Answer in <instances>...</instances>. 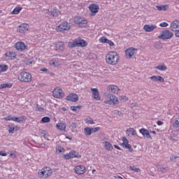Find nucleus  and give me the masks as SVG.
<instances>
[{
  "label": "nucleus",
  "mask_w": 179,
  "mask_h": 179,
  "mask_svg": "<svg viewBox=\"0 0 179 179\" xmlns=\"http://www.w3.org/2000/svg\"><path fill=\"white\" fill-rule=\"evenodd\" d=\"M106 61L108 65H117L120 62V55L115 51L109 52L106 57Z\"/></svg>",
  "instance_id": "nucleus-1"
},
{
  "label": "nucleus",
  "mask_w": 179,
  "mask_h": 179,
  "mask_svg": "<svg viewBox=\"0 0 179 179\" xmlns=\"http://www.w3.org/2000/svg\"><path fill=\"white\" fill-rule=\"evenodd\" d=\"M104 103L105 104H108L109 106H111V104L116 106L117 104H119L120 101H118V98L114 94L106 93Z\"/></svg>",
  "instance_id": "nucleus-2"
},
{
  "label": "nucleus",
  "mask_w": 179,
  "mask_h": 179,
  "mask_svg": "<svg viewBox=\"0 0 179 179\" xmlns=\"http://www.w3.org/2000/svg\"><path fill=\"white\" fill-rule=\"evenodd\" d=\"M38 174L41 178H48L52 175V169L50 167H43L42 169L39 170Z\"/></svg>",
  "instance_id": "nucleus-3"
},
{
  "label": "nucleus",
  "mask_w": 179,
  "mask_h": 179,
  "mask_svg": "<svg viewBox=\"0 0 179 179\" xmlns=\"http://www.w3.org/2000/svg\"><path fill=\"white\" fill-rule=\"evenodd\" d=\"M17 79L20 82L29 83L31 82L33 77L30 73L22 71L18 74Z\"/></svg>",
  "instance_id": "nucleus-4"
},
{
  "label": "nucleus",
  "mask_w": 179,
  "mask_h": 179,
  "mask_svg": "<svg viewBox=\"0 0 179 179\" xmlns=\"http://www.w3.org/2000/svg\"><path fill=\"white\" fill-rule=\"evenodd\" d=\"M59 10L57 9L56 8L45 10V15H47L48 17H50V19L57 17L59 15Z\"/></svg>",
  "instance_id": "nucleus-5"
},
{
  "label": "nucleus",
  "mask_w": 179,
  "mask_h": 179,
  "mask_svg": "<svg viewBox=\"0 0 179 179\" xmlns=\"http://www.w3.org/2000/svg\"><path fill=\"white\" fill-rule=\"evenodd\" d=\"M71 29V24L66 22H64L59 26L56 27L57 31H68Z\"/></svg>",
  "instance_id": "nucleus-6"
},
{
  "label": "nucleus",
  "mask_w": 179,
  "mask_h": 179,
  "mask_svg": "<svg viewBox=\"0 0 179 179\" xmlns=\"http://www.w3.org/2000/svg\"><path fill=\"white\" fill-rule=\"evenodd\" d=\"M53 97L56 99H63L64 96H65V93L64 91L59 88V87H56L52 92Z\"/></svg>",
  "instance_id": "nucleus-7"
},
{
  "label": "nucleus",
  "mask_w": 179,
  "mask_h": 179,
  "mask_svg": "<svg viewBox=\"0 0 179 179\" xmlns=\"http://www.w3.org/2000/svg\"><path fill=\"white\" fill-rule=\"evenodd\" d=\"M173 36H174V34H173L171 31L165 30L162 32L161 36H159V38H161V40H170Z\"/></svg>",
  "instance_id": "nucleus-8"
},
{
  "label": "nucleus",
  "mask_w": 179,
  "mask_h": 179,
  "mask_svg": "<svg viewBox=\"0 0 179 179\" xmlns=\"http://www.w3.org/2000/svg\"><path fill=\"white\" fill-rule=\"evenodd\" d=\"M55 51L57 52H64L65 51V43L62 41L54 44Z\"/></svg>",
  "instance_id": "nucleus-9"
},
{
  "label": "nucleus",
  "mask_w": 179,
  "mask_h": 179,
  "mask_svg": "<svg viewBox=\"0 0 179 179\" xmlns=\"http://www.w3.org/2000/svg\"><path fill=\"white\" fill-rule=\"evenodd\" d=\"M29 29H30V25L28 24H22L17 27V31L20 34H24V33L29 31Z\"/></svg>",
  "instance_id": "nucleus-10"
},
{
  "label": "nucleus",
  "mask_w": 179,
  "mask_h": 179,
  "mask_svg": "<svg viewBox=\"0 0 179 179\" xmlns=\"http://www.w3.org/2000/svg\"><path fill=\"white\" fill-rule=\"evenodd\" d=\"M74 23H76L81 27H84V26H86V24H87V20L84 17L77 16L74 17Z\"/></svg>",
  "instance_id": "nucleus-11"
},
{
  "label": "nucleus",
  "mask_w": 179,
  "mask_h": 179,
  "mask_svg": "<svg viewBox=\"0 0 179 179\" xmlns=\"http://www.w3.org/2000/svg\"><path fill=\"white\" fill-rule=\"evenodd\" d=\"M64 157L66 159V160H69V159H73L75 157L80 159L81 156L78 152H76V151H71L69 153L64 155Z\"/></svg>",
  "instance_id": "nucleus-12"
},
{
  "label": "nucleus",
  "mask_w": 179,
  "mask_h": 179,
  "mask_svg": "<svg viewBox=\"0 0 179 179\" xmlns=\"http://www.w3.org/2000/svg\"><path fill=\"white\" fill-rule=\"evenodd\" d=\"M138 49L134 48H129L125 50L126 58L127 59H131L134 55H135V52Z\"/></svg>",
  "instance_id": "nucleus-13"
},
{
  "label": "nucleus",
  "mask_w": 179,
  "mask_h": 179,
  "mask_svg": "<svg viewBox=\"0 0 179 179\" xmlns=\"http://www.w3.org/2000/svg\"><path fill=\"white\" fill-rule=\"evenodd\" d=\"M74 171L76 174L82 176L86 173V167L83 165H78L74 168Z\"/></svg>",
  "instance_id": "nucleus-14"
},
{
  "label": "nucleus",
  "mask_w": 179,
  "mask_h": 179,
  "mask_svg": "<svg viewBox=\"0 0 179 179\" xmlns=\"http://www.w3.org/2000/svg\"><path fill=\"white\" fill-rule=\"evenodd\" d=\"M89 9L92 13L91 16H95L96 13L99 12V9H100V7H99V5L97 4L92 3L89 6Z\"/></svg>",
  "instance_id": "nucleus-15"
},
{
  "label": "nucleus",
  "mask_w": 179,
  "mask_h": 179,
  "mask_svg": "<svg viewBox=\"0 0 179 179\" xmlns=\"http://www.w3.org/2000/svg\"><path fill=\"white\" fill-rule=\"evenodd\" d=\"M49 65L55 68L61 66V60L58 58H54L49 62Z\"/></svg>",
  "instance_id": "nucleus-16"
},
{
  "label": "nucleus",
  "mask_w": 179,
  "mask_h": 179,
  "mask_svg": "<svg viewBox=\"0 0 179 179\" xmlns=\"http://www.w3.org/2000/svg\"><path fill=\"white\" fill-rule=\"evenodd\" d=\"M107 89L108 92L113 93V94H118V92H120V88L117 85H108Z\"/></svg>",
  "instance_id": "nucleus-17"
},
{
  "label": "nucleus",
  "mask_w": 179,
  "mask_h": 179,
  "mask_svg": "<svg viewBox=\"0 0 179 179\" xmlns=\"http://www.w3.org/2000/svg\"><path fill=\"white\" fill-rule=\"evenodd\" d=\"M157 171L159 173H162V174H166V173H167V171H169V166H167L166 165L158 164L157 166Z\"/></svg>",
  "instance_id": "nucleus-18"
},
{
  "label": "nucleus",
  "mask_w": 179,
  "mask_h": 179,
  "mask_svg": "<svg viewBox=\"0 0 179 179\" xmlns=\"http://www.w3.org/2000/svg\"><path fill=\"white\" fill-rule=\"evenodd\" d=\"M157 29V26L154 24H145L143 27V30L147 33H150V31H153V30H156Z\"/></svg>",
  "instance_id": "nucleus-19"
},
{
  "label": "nucleus",
  "mask_w": 179,
  "mask_h": 179,
  "mask_svg": "<svg viewBox=\"0 0 179 179\" xmlns=\"http://www.w3.org/2000/svg\"><path fill=\"white\" fill-rule=\"evenodd\" d=\"M171 30H172V31H176V33L177 31H178V30H179V20H175V21H173L171 23Z\"/></svg>",
  "instance_id": "nucleus-20"
},
{
  "label": "nucleus",
  "mask_w": 179,
  "mask_h": 179,
  "mask_svg": "<svg viewBox=\"0 0 179 179\" xmlns=\"http://www.w3.org/2000/svg\"><path fill=\"white\" fill-rule=\"evenodd\" d=\"M6 59H15L16 53L13 51H8L5 53Z\"/></svg>",
  "instance_id": "nucleus-21"
},
{
  "label": "nucleus",
  "mask_w": 179,
  "mask_h": 179,
  "mask_svg": "<svg viewBox=\"0 0 179 179\" xmlns=\"http://www.w3.org/2000/svg\"><path fill=\"white\" fill-rule=\"evenodd\" d=\"M15 48L17 51H23L26 50V45L22 41H18L15 43Z\"/></svg>",
  "instance_id": "nucleus-22"
},
{
  "label": "nucleus",
  "mask_w": 179,
  "mask_h": 179,
  "mask_svg": "<svg viewBox=\"0 0 179 179\" xmlns=\"http://www.w3.org/2000/svg\"><path fill=\"white\" fill-rule=\"evenodd\" d=\"M75 41L77 47H86L87 45V43H86L85 40H83L80 38H76Z\"/></svg>",
  "instance_id": "nucleus-23"
},
{
  "label": "nucleus",
  "mask_w": 179,
  "mask_h": 179,
  "mask_svg": "<svg viewBox=\"0 0 179 179\" xmlns=\"http://www.w3.org/2000/svg\"><path fill=\"white\" fill-rule=\"evenodd\" d=\"M126 134L130 138H132V136H138V134H136V130L134 128H129L126 130Z\"/></svg>",
  "instance_id": "nucleus-24"
},
{
  "label": "nucleus",
  "mask_w": 179,
  "mask_h": 179,
  "mask_svg": "<svg viewBox=\"0 0 179 179\" xmlns=\"http://www.w3.org/2000/svg\"><path fill=\"white\" fill-rule=\"evenodd\" d=\"M91 91L92 92V96L96 100H100L101 97L100 96V93L99 92V90L96 88H91Z\"/></svg>",
  "instance_id": "nucleus-25"
},
{
  "label": "nucleus",
  "mask_w": 179,
  "mask_h": 179,
  "mask_svg": "<svg viewBox=\"0 0 179 179\" xmlns=\"http://www.w3.org/2000/svg\"><path fill=\"white\" fill-rule=\"evenodd\" d=\"M152 82H159V83H163L164 82V78L160 76H152L150 78Z\"/></svg>",
  "instance_id": "nucleus-26"
},
{
  "label": "nucleus",
  "mask_w": 179,
  "mask_h": 179,
  "mask_svg": "<svg viewBox=\"0 0 179 179\" xmlns=\"http://www.w3.org/2000/svg\"><path fill=\"white\" fill-rule=\"evenodd\" d=\"M79 99V97L78 96V94H70L68 96H67V100H69V101H78V100Z\"/></svg>",
  "instance_id": "nucleus-27"
},
{
  "label": "nucleus",
  "mask_w": 179,
  "mask_h": 179,
  "mask_svg": "<svg viewBox=\"0 0 179 179\" xmlns=\"http://www.w3.org/2000/svg\"><path fill=\"white\" fill-rule=\"evenodd\" d=\"M140 134H142V135H143V136H145V138H147L148 139H149V138H151L150 134H149V130L144 128L140 129Z\"/></svg>",
  "instance_id": "nucleus-28"
},
{
  "label": "nucleus",
  "mask_w": 179,
  "mask_h": 179,
  "mask_svg": "<svg viewBox=\"0 0 179 179\" xmlns=\"http://www.w3.org/2000/svg\"><path fill=\"white\" fill-rule=\"evenodd\" d=\"M27 120V117L26 116L23 115L20 117H14V122H23V121H26Z\"/></svg>",
  "instance_id": "nucleus-29"
},
{
  "label": "nucleus",
  "mask_w": 179,
  "mask_h": 179,
  "mask_svg": "<svg viewBox=\"0 0 179 179\" xmlns=\"http://www.w3.org/2000/svg\"><path fill=\"white\" fill-rule=\"evenodd\" d=\"M57 128L60 131H65L66 129V125L64 123L59 122L57 124Z\"/></svg>",
  "instance_id": "nucleus-30"
},
{
  "label": "nucleus",
  "mask_w": 179,
  "mask_h": 179,
  "mask_svg": "<svg viewBox=\"0 0 179 179\" xmlns=\"http://www.w3.org/2000/svg\"><path fill=\"white\" fill-rule=\"evenodd\" d=\"M104 147L106 148V150H109L111 151V150L113 149V145H111V143L108 142V141H105L103 143Z\"/></svg>",
  "instance_id": "nucleus-31"
},
{
  "label": "nucleus",
  "mask_w": 179,
  "mask_h": 179,
  "mask_svg": "<svg viewBox=\"0 0 179 179\" xmlns=\"http://www.w3.org/2000/svg\"><path fill=\"white\" fill-rule=\"evenodd\" d=\"M84 134L87 136H90L92 135V127H85L84 129Z\"/></svg>",
  "instance_id": "nucleus-32"
},
{
  "label": "nucleus",
  "mask_w": 179,
  "mask_h": 179,
  "mask_svg": "<svg viewBox=\"0 0 179 179\" xmlns=\"http://www.w3.org/2000/svg\"><path fill=\"white\" fill-rule=\"evenodd\" d=\"M56 152L57 153H64V152H65V148L62 146L57 145L56 146Z\"/></svg>",
  "instance_id": "nucleus-33"
},
{
  "label": "nucleus",
  "mask_w": 179,
  "mask_h": 179,
  "mask_svg": "<svg viewBox=\"0 0 179 179\" xmlns=\"http://www.w3.org/2000/svg\"><path fill=\"white\" fill-rule=\"evenodd\" d=\"M155 69H158L159 71H166L167 69V66L164 64L158 65L155 66Z\"/></svg>",
  "instance_id": "nucleus-34"
},
{
  "label": "nucleus",
  "mask_w": 179,
  "mask_h": 179,
  "mask_svg": "<svg viewBox=\"0 0 179 179\" xmlns=\"http://www.w3.org/2000/svg\"><path fill=\"white\" fill-rule=\"evenodd\" d=\"M9 67L8 65L5 64H0V72H6L7 69H8Z\"/></svg>",
  "instance_id": "nucleus-35"
},
{
  "label": "nucleus",
  "mask_w": 179,
  "mask_h": 179,
  "mask_svg": "<svg viewBox=\"0 0 179 179\" xmlns=\"http://www.w3.org/2000/svg\"><path fill=\"white\" fill-rule=\"evenodd\" d=\"M68 47H69V48H75V47H77L76 41L74 40L73 41L69 42Z\"/></svg>",
  "instance_id": "nucleus-36"
},
{
  "label": "nucleus",
  "mask_w": 179,
  "mask_h": 179,
  "mask_svg": "<svg viewBox=\"0 0 179 179\" xmlns=\"http://www.w3.org/2000/svg\"><path fill=\"white\" fill-rule=\"evenodd\" d=\"M8 87H12V83L1 84L0 89H6Z\"/></svg>",
  "instance_id": "nucleus-37"
},
{
  "label": "nucleus",
  "mask_w": 179,
  "mask_h": 179,
  "mask_svg": "<svg viewBox=\"0 0 179 179\" xmlns=\"http://www.w3.org/2000/svg\"><path fill=\"white\" fill-rule=\"evenodd\" d=\"M20 10H22V7H16L12 12L13 15H19L20 13Z\"/></svg>",
  "instance_id": "nucleus-38"
},
{
  "label": "nucleus",
  "mask_w": 179,
  "mask_h": 179,
  "mask_svg": "<svg viewBox=\"0 0 179 179\" xmlns=\"http://www.w3.org/2000/svg\"><path fill=\"white\" fill-rule=\"evenodd\" d=\"M119 100H120V101H123L124 103H125L126 101H128L129 99L127 96L122 95L119 96Z\"/></svg>",
  "instance_id": "nucleus-39"
},
{
  "label": "nucleus",
  "mask_w": 179,
  "mask_h": 179,
  "mask_svg": "<svg viewBox=\"0 0 179 179\" xmlns=\"http://www.w3.org/2000/svg\"><path fill=\"white\" fill-rule=\"evenodd\" d=\"M157 10H167V6H157Z\"/></svg>",
  "instance_id": "nucleus-40"
},
{
  "label": "nucleus",
  "mask_w": 179,
  "mask_h": 179,
  "mask_svg": "<svg viewBox=\"0 0 179 179\" xmlns=\"http://www.w3.org/2000/svg\"><path fill=\"white\" fill-rule=\"evenodd\" d=\"M129 169L131 170V171H135V173H141V169L136 168L135 166H129Z\"/></svg>",
  "instance_id": "nucleus-41"
},
{
  "label": "nucleus",
  "mask_w": 179,
  "mask_h": 179,
  "mask_svg": "<svg viewBox=\"0 0 179 179\" xmlns=\"http://www.w3.org/2000/svg\"><path fill=\"white\" fill-rule=\"evenodd\" d=\"M122 148H124V149H128L129 152H133L134 149H132V147L129 144H126L124 145H122Z\"/></svg>",
  "instance_id": "nucleus-42"
},
{
  "label": "nucleus",
  "mask_w": 179,
  "mask_h": 179,
  "mask_svg": "<svg viewBox=\"0 0 179 179\" xmlns=\"http://www.w3.org/2000/svg\"><path fill=\"white\" fill-rule=\"evenodd\" d=\"M82 108V106H71V110H72V111H74L76 113V111H78V110H80Z\"/></svg>",
  "instance_id": "nucleus-43"
},
{
  "label": "nucleus",
  "mask_w": 179,
  "mask_h": 179,
  "mask_svg": "<svg viewBox=\"0 0 179 179\" xmlns=\"http://www.w3.org/2000/svg\"><path fill=\"white\" fill-rule=\"evenodd\" d=\"M50 121H51V119L49 117H44L41 119V122L44 124L50 122Z\"/></svg>",
  "instance_id": "nucleus-44"
},
{
  "label": "nucleus",
  "mask_w": 179,
  "mask_h": 179,
  "mask_svg": "<svg viewBox=\"0 0 179 179\" xmlns=\"http://www.w3.org/2000/svg\"><path fill=\"white\" fill-rule=\"evenodd\" d=\"M85 122H86V124H94V121L93 120V119L92 117L87 118L85 120Z\"/></svg>",
  "instance_id": "nucleus-45"
},
{
  "label": "nucleus",
  "mask_w": 179,
  "mask_h": 179,
  "mask_svg": "<svg viewBox=\"0 0 179 179\" xmlns=\"http://www.w3.org/2000/svg\"><path fill=\"white\" fill-rule=\"evenodd\" d=\"M155 48H156L157 50H160L162 48H163V45L162 43H157L154 45Z\"/></svg>",
  "instance_id": "nucleus-46"
},
{
  "label": "nucleus",
  "mask_w": 179,
  "mask_h": 179,
  "mask_svg": "<svg viewBox=\"0 0 179 179\" xmlns=\"http://www.w3.org/2000/svg\"><path fill=\"white\" fill-rule=\"evenodd\" d=\"M36 111H40V113H43L44 111V108L40 106L38 104H36Z\"/></svg>",
  "instance_id": "nucleus-47"
},
{
  "label": "nucleus",
  "mask_w": 179,
  "mask_h": 179,
  "mask_svg": "<svg viewBox=\"0 0 179 179\" xmlns=\"http://www.w3.org/2000/svg\"><path fill=\"white\" fill-rule=\"evenodd\" d=\"M122 141L123 143L122 144V146L129 144V141H128L127 137H122Z\"/></svg>",
  "instance_id": "nucleus-48"
},
{
  "label": "nucleus",
  "mask_w": 179,
  "mask_h": 179,
  "mask_svg": "<svg viewBox=\"0 0 179 179\" xmlns=\"http://www.w3.org/2000/svg\"><path fill=\"white\" fill-rule=\"evenodd\" d=\"M99 131H100V127H94V128L91 127V132H92V134H94L96 132H99Z\"/></svg>",
  "instance_id": "nucleus-49"
},
{
  "label": "nucleus",
  "mask_w": 179,
  "mask_h": 179,
  "mask_svg": "<svg viewBox=\"0 0 179 179\" xmlns=\"http://www.w3.org/2000/svg\"><path fill=\"white\" fill-rule=\"evenodd\" d=\"M6 121H15V117H12L11 115H9L4 118Z\"/></svg>",
  "instance_id": "nucleus-50"
},
{
  "label": "nucleus",
  "mask_w": 179,
  "mask_h": 179,
  "mask_svg": "<svg viewBox=\"0 0 179 179\" xmlns=\"http://www.w3.org/2000/svg\"><path fill=\"white\" fill-rule=\"evenodd\" d=\"M108 39L107 38H106L105 36H102L100 39H99V43H107V41Z\"/></svg>",
  "instance_id": "nucleus-51"
},
{
  "label": "nucleus",
  "mask_w": 179,
  "mask_h": 179,
  "mask_svg": "<svg viewBox=\"0 0 179 179\" xmlns=\"http://www.w3.org/2000/svg\"><path fill=\"white\" fill-rule=\"evenodd\" d=\"M173 127H174L175 128H178L179 127V122L178 120H175L173 124H172Z\"/></svg>",
  "instance_id": "nucleus-52"
},
{
  "label": "nucleus",
  "mask_w": 179,
  "mask_h": 179,
  "mask_svg": "<svg viewBox=\"0 0 179 179\" xmlns=\"http://www.w3.org/2000/svg\"><path fill=\"white\" fill-rule=\"evenodd\" d=\"M70 127L73 129H76V128H78V124L75 122H71Z\"/></svg>",
  "instance_id": "nucleus-53"
},
{
  "label": "nucleus",
  "mask_w": 179,
  "mask_h": 179,
  "mask_svg": "<svg viewBox=\"0 0 179 179\" xmlns=\"http://www.w3.org/2000/svg\"><path fill=\"white\" fill-rule=\"evenodd\" d=\"M8 132H9L10 134H13V132H15V127H9V129H8Z\"/></svg>",
  "instance_id": "nucleus-54"
},
{
  "label": "nucleus",
  "mask_w": 179,
  "mask_h": 179,
  "mask_svg": "<svg viewBox=\"0 0 179 179\" xmlns=\"http://www.w3.org/2000/svg\"><path fill=\"white\" fill-rule=\"evenodd\" d=\"M161 27H167L169 26V24L167 22H162L159 24Z\"/></svg>",
  "instance_id": "nucleus-55"
},
{
  "label": "nucleus",
  "mask_w": 179,
  "mask_h": 179,
  "mask_svg": "<svg viewBox=\"0 0 179 179\" xmlns=\"http://www.w3.org/2000/svg\"><path fill=\"white\" fill-rule=\"evenodd\" d=\"M106 43L108 44L110 46L114 45V42H113V41H110L108 39V41H106Z\"/></svg>",
  "instance_id": "nucleus-56"
},
{
  "label": "nucleus",
  "mask_w": 179,
  "mask_h": 179,
  "mask_svg": "<svg viewBox=\"0 0 179 179\" xmlns=\"http://www.w3.org/2000/svg\"><path fill=\"white\" fill-rule=\"evenodd\" d=\"M176 159H178V157H176L174 155H172L171 157H170V160L171 162H174V160H176Z\"/></svg>",
  "instance_id": "nucleus-57"
},
{
  "label": "nucleus",
  "mask_w": 179,
  "mask_h": 179,
  "mask_svg": "<svg viewBox=\"0 0 179 179\" xmlns=\"http://www.w3.org/2000/svg\"><path fill=\"white\" fill-rule=\"evenodd\" d=\"M0 156H8V154L5 151H0Z\"/></svg>",
  "instance_id": "nucleus-58"
},
{
  "label": "nucleus",
  "mask_w": 179,
  "mask_h": 179,
  "mask_svg": "<svg viewBox=\"0 0 179 179\" xmlns=\"http://www.w3.org/2000/svg\"><path fill=\"white\" fill-rule=\"evenodd\" d=\"M43 136L44 139H46V141H50V139L48 138V134H43Z\"/></svg>",
  "instance_id": "nucleus-59"
},
{
  "label": "nucleus",
  "mask_w": 179,
  "mask_h": 179,
  "mask_svg": "<svg viewBox=\"0 0 179 179\" xmlns=\"http://www.w3.org/2000/svg\"><path fill=\"white\" fill-rule=\"evenodd\" d=\"M41 72H48V69L47 68H43L41 69Z\"/></svg>",
  "instance_id": "nucleus-60"
},
{
  "label": "nucleus",
  "mask_w": 179,
  "mask_h": 179,
  "mask_svg": "<svg viewBox=\"0 0 179 179\" xmlns=\"http://www.w3.org/2000/svg\"><path fill=\"white\" fill-rule=\"evenodd\" d=\"M31 64H34L32 60H29V61L27 62V65H31Z\"/></svg>",
  "instance_id": "nucleus-61"
},
{
  "label": "nucleus",
  "mask_w": 179,
  "mask_h": 179,
  "mask_svg": "<svg viewBox=\"0 0 179 179\" xmlns=\"http://www.w3.org/2000/svg\"><path fill=\"white\" fill-rule=\"evenodd\" d=\"M175 36L179 38V29L175 33Z\"/></svg>",
  "instance_id": "nucleus-62"
},
{
  "label": "nucleus",
  "mask_w": 179,
  "mask_h": 179,
  "mask_svg": "<svg viewBox=\"0 0 179 179\" xmlns=\"http://www.w3.org/2000/svg\"><path fill=\"white\" fill-rule=\"evenodd\" d=\"M114 178L117 179H123V178L120 176H115Z\"/></svg>",
  "instance_id": "nucleus-63"
},
{
  "label": "nucleus",
  "mask_w": 179,
  "mask_h": 179,
  "mask_svg": "<svg viewBox=\"0 0 179 179\" xmlns=\"http://www.w3.org/2000/svg\"><path fill=\"white\" fill-rule=\"evenodd\" d=\"M157 125H163V122H162V121H158V122H157Z\"/></svg>",
  "instance_id": "nucleus-64"
}]
</instances>
